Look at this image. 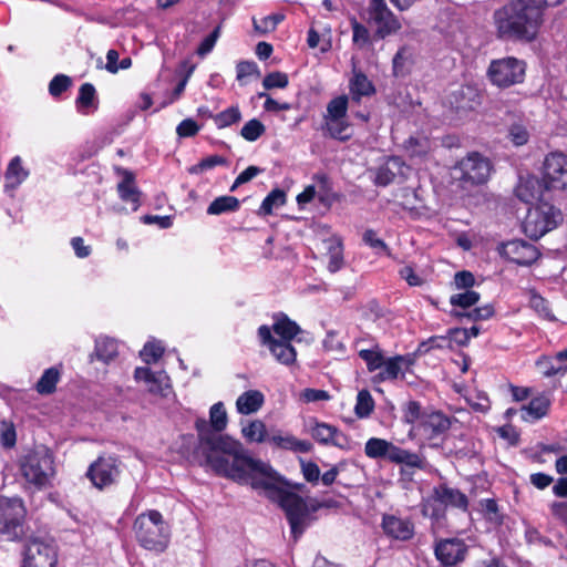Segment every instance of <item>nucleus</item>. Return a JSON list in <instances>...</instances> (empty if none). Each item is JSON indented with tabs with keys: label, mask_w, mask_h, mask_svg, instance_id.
<instances>
[{
	"label": "nucleus",
	"mask_w": 567,
	"mask_h": 567,
	"mask_svg": "<svg viewBox=\"0 0 567 567\" xmlns=\"http://www.w3.org/2000/svg\"><path fill=\"white\" fill-rule=\"evenodd\" d=\"M550 400L546 395L533 398L527 405L520 409V417L525 422H535L547 415Z\"/></svg>",
	"instance_id": "a878e982"
},
{
	"label": "nucleus",
	"mask_w": 567,
	"mask_h": 567,
	"mask_svg": "<svg viewBox=\"0 0 567 567\" xmlns=\"http://www.w3.org/2000/svg\"><path fill=\"white\" fill-rule=\"evenodd\" d=\"M497 251L501 257L518 266H530L540 256L536 246L523 239L502 243L498 245Z\"/></svg>",
	"instance_id": "2eb2a0df"
},
{
	"label": "nucleus",
	"mask_w": 567,
	"mask_h": 567,
	"mask_svg": "<svg viewBox=\"0 0 567 567\" xmlns=\"http://www.w3.org/2000/svg\"><path fill=\"white\" fill-rule=\"evenodd\" d=\"M22 567H55L58 553L54 544L40 536H28L22 547Z\"/></svg>",
	"instance_id": "6e6552de"
},
{
	"label": "nucleus",
	"mask_w": 567,
	"mask_h": 567,
	"mask_svg": "<svg viewBox=\"0 0 567 567\" xmlns=\"http://www.w3.org/2000/svg\"><path fill=\"white\" fill-rule=\"evenodd\" d=\"M19 467L28 484L38 491L44 489L55 475L54 455L47 446H37L20 458Z\"/></svg>",
	"instance_id": "423d86ee"
},
{
	"label": "nucleus",
	"mask_w": 567,
	"mask_h": 567,
	"mask_svg": "<svg viewBox=\"0 0 567 567\" xmlns=\"http://www.w3.org/2000/svg\"><path fill=\"white\" fill-rule=\"evenodd\" d=\"M0 442L4 447H13L17 442L16 427L12 422L1 421L0 422Z\"/></svg>",
	"instance_id": "6e6d98bb"
},
{
	"label": "nucleus",
	"mask_w": 567,
	"mask_h": 567,
	"mask_svg": "<svg viewBox=\"0 0 567 567\" xmlns=\"http://www.w3.org/2000/svg\"><path fill=\"white\" fill-rule=\"evenodd\" d=\"M282 14H270L262 18L259 22L254 19V28L258 33L266 34L274 31L277 25L284 20Z\"/></svg>",
	"instance_id": "864d4df0"
},
{
	"label": "nucleus",
	"mask_w": 567,
	"mask_h": 567,
	"mask_svg": "<svg viewBox=\"0 0 567 567\" xmlns=\"http://www.w3.org/2000/svg\"><path fill=\"white\" fill-rule=\"evenodd\" d=\"M480 293L474 290H464L463 292L452 295L450 298V303L453 307L462 308L466 310L472 306L476 305L480 301Z\"/></svg>",
	"instance_id": "de8ad7c7"
},
{
	"label": "nucleus",
	"mask_w": 567,
	"mask_h": 567,
	"mask_svg": "<svg viewBox=\"0 0 567 567\" xmlns=\"http://www.w3.org/2000/svg\"><path fill=\"white\" fill-rule=\"evenodd\" d=\"M72 84L70 76L65 74H56L49 83V93L53 97L60 96L65 92Z\"/></svg>",
	"instance_id": "4d7b16f0"
},
{
	"label": "nucleus",
	"mask_w": 567,
	"mask_h": 567,
	"mask_svg": "<svg viewBox=\"0 0 567 567\" xmlns=\"http://www.w3.org/2000/svg\"><path fill=\"white\" fill-rule=\"evenodd\" d=\"M268 442L278 449L293 452L308 453L312 449V444L309 441L298 440L291 434H274L268 437Z\"/></svg>",
	"instance_id": "cd10ccee"
},
{
	"label": "nucleus",
	"mask_w": 567,
	"mask_h": 567,
	"mask_svg": "<svg viewBox=\"0 0 567 567\" xmlns=\"http://www.w3.org/2000/svg\"><path fill=\"white\" fill-rule=\"evenodd\" d=\"M164 353V348L159 342L148 341L140 352L142 360L150 364L156 362Z\"/></svg>",
	"instance_id": "3c124183"
},
{
	"label": "nucleus",
	"mask_w": 567,
	"mask_h": 567,
	"mask_svg": "<svg viewBox=\"0 0 567 567\" xmlns=\"http://www.w3.org/2000/svg\"><path fill=\"white\" fill-rule=\"evenodd\" d=\"M60 380V371L55 367H51L42 373L41 378L35 384V390L39 394L48 395L55 391L56 384Z\"/></svg>",
	"instance_id": "4c0bfd02"
},
{
	"label": "nucleus",
	"mask_w": 567,
	"mask_h": 567,
	"mask_svg": "<svg viewBox=\"0 0 567 567\" xmlns=\"http://www.w3.org/2000/svg\"><path fill=\"white\" fill-rule=\"evenodd\" d=\"M499 38L532 42L543 23V11L534 0H511L494 12Z\"/></svg>",
	"instance_id": "f03ea898"
},
{
	"label": "nucleus",
	"mask_w": 567,
	"mask_h": 567,
	"mask_svg": "<svg viewBox=\"0 0 567 567\" xmlns=\"http://www.w3.org/2000/svg\"><path fill=\"white\" fill-rule=\"evenodd\" d=\"M370 20L375 25L374 38L384 39L401 29V22L389 9L385 0H370Z\"/></svg>",
	"instance_id": "f8f14e48"
},
{
	"label": "nucleus",
	"mask_w": 567,
	"mask_h": 567,
	"mask_svg": "<svg viewBox=\"0 0 567 567\" xmlns=\"http://www.w3.org/2000/svg\"><path fill=\"white\" fill-rule=\"evenodd\" d=\"M543 181L547 189H567V155L551 152L543 163Z\"/></svg>",
	"instance_id": "9b49d317"
},
{
	"label": "nucleus",
	"mask_w": 567,
	"mask_h": 567,
	"mask_svg": "<svg viewBox=\"0 0 567 567\" xmlns=\"http://www.w3.org/2000/svg\"><path fill=\"white\" fill-rule=\"evenodd\" d=\"M27 508L19 496H0V535L8 542H21L25 536Z\"/></svg>",
	"instance_id": "0eeeda50"
},
{
	"label": "nucleus",
	"mask_w": 567,
	"mask_h": 567,
	"mask_svg": "<svg viewBox=\"0 0 567 567\" xmlns=\"http://www.w3.org/2000/svg\"><path fill=\"white\" fill-rule=\"evenodd\" d=\"M391 463L402 465L409 470H425L426 461L423 456L409 450L395 446Z\"/></svg>",
	"instance_id": "c756f323"
},
{
	"label": "nucleus",
	"mask_w": 567,
	"mask_h": 567,
	"mask_svg": "<svg viewBox=\"0 0 567 567\" xmlns=\"http://www.w3.org/2000/svg\"><path fill=\"white\" fill-rule=\"evenodd\" d=\"M240 203L235 196H219L215 198L207 207L208 215H221L233 213L239 209Z\"/></svg>",
	"instance_id": "e433bc0d"
},
{
	"label": "nucleus",
	"mask_w": 567,
	"mask_h": 567,
	"mask_svg": "<svg viewBox=\"0 0 567 567\" xmlns=\"http://www.w3.org/2000/svg\"><path fill=\"white\" fill-rule=\"evenodd\" d=\"M118 352L117 342L114 339L104 337L100 338L95 342V355L97 360L109 363L112 361Z\"/></svg>",
	"instance_id": "ea45409f"
},
{
	"label": "nucleus",
	"mask_w": 567,
	"mask_h": 567,
	"mask_svg": "<svg viewBox=\"0 0 567 567\" xmlns=\"http://www.w3.org/2000/svg\"><path fill=\"white\" fill-rule=\"evenodd\" d=\"M227 163L226 158L220 155H210L208 157L203 158L198 164L193 166L189 172L193 174H198L204 171L214 168L218 165H225Z\"/></svg>",
	"instance_id": "052dcab7"
},
{
	"label": "nucleus",
	"mask_w": 567,
	"mask_h": 567,
	"mask_svg": "<svg viewBox=\"0 0 567 567\" xmlns=\"http://www.w3.org/2000/svg\"><path fill=\"white\" fill-rule=\"evenodd\" d=\"M381 526L384 534L393 539L409 540L414 535L413 523L395 515H383Z\"/></svg>",
	"instance_id": "6ab92c4d"
},
{
	"label": "nucleus",
	"mask_w": 567,
	"mask_h": 567,
	"mask_svg": "<svg viewBox=\"0 0 567 567\" xmlns=\"http://www.w3.org/2000/svg\"><path fill=\"white\" fill-rule=\"evenodd\" d=\"M220 37V25H217L203 41L199 43L196 53L204 58L210 53Z\"/></svg>",
	"instance_id": "bf43d9fd"
},
{
	"label": "nucleus",
	"mask_w": 567,
	"mask_h": 567,
	"mask_svg": "<svg viewBox=\"0 0 567 567\" xmlns=\"http://www.w3.org/2000/svg\"><path fill=\"white\" fill-rule=\"evenodd\" d=\"M560 219V212L553 206L543 205L529 208L523 223L524 233L529 238L538 239L554 229Z\"/></svg>",
	"instance_id": "9d476101"
},
{
	"label": "nucleus",
	"mask_w": 567,
	"mask_h": 567,
	"mask_svg": "<svg viewBox=\"0 0 567 567\" xmlns=\"http://www.w3.org/2000/svg\"><path fill=\"white\" fill-rule=\"evenodd\" d=\"M358 354L365 362L369 372L380 370L384 363V355L378 343H372L370 348H360Z\"/></svg>",
	"instance_id": "c9c22d12"
},
{
	"label": "nucleus",
	"mask_w": 567,
	"mask_h": 567,
	"mask_svg": "<svg viewBox=\"0 0 567 567\" xmlns=\"http://www.w3.org/2000/svg\"><path fill=\"white\" fill-rule=\"evenodd\" d=\"M434 499L446 507H454L461 511H467L468 498L457 488L450 487L446 484H440L433 488Z\"/></svg>",
	"instance_id": "b1692460"
},
{
	"label": "nucleus",
	"mask_w": 567,
	"mask_h": 567,
	"mask_svg": "<svg viewBox=\"0 0 567 567\" xmlns=\"http://www.w3.org/2000/svg\"><path fill=\"white\" fill-rule=\"evenodd\" d=\"M403 421L412 424V432L421 440L433 442L442 440L451 427V419L441 411L423 409L414 400L408 401L403 408Z\"/></svg>",
	"instance_id": "20e7f679"
},
{
	"label": "nucleus",
	"mask_w": 567,
	"mask_h": 567,
	"mask_svg": "<svg viewBox=\"0 0 567 567\" xmlns=\"http://www.w3.org/2000/svg\"><path fill=\"white\" fill-rule=\"evenodd\" d=\"M264 394L258 390H249L240 394L236 401L238 413L248 415L257 412L264 404Z\"/></svg>",
	"instance_id": "2f4dec72"
},
{
	"label": "nucleus",
	"mask_w": 567,
	"mask_h": 567,
	"mask_svg": "<svg viewBox=\"0 0 567 567\" xmlns=\"http://www.w3.org/2000/svg\"><path fill=\"white\" fill-rule=\"evenodd\" d=\"M507 136L515 146H523L529 140V132L526 124L519 121L511 124Z\"/></svg>",
	"instance_id": "09e8293b"
},
{
	"label": "nucleus",
	"mask_w": 567,
	"mask_h": 567,
	"mask_svg": "<svg viewBox=\"0 0 567 567\" xmlns=\"http://www.w3.org/2000/svg\"><path fill=\"white\" fill-rule=\"evenodd\" d=\"M414 360L410 355H394L385 359L380 371L373 377L374 382H385L396 380L400 374L403 375L413 364Z\"/></svg>",
	"instance_id": "a211bd4d"
},
{
	"label": "nucleus",
	"mask_w": 567,
	"mask_h": 567,
	"mask_svg": "<svg viewBox=\"0 0 567 567\" xmlns=\"http://www.w3.org/2000/svg\"><path fill=\"white\" fill-rule=\"evenodd\" d=\"M328 258H329L328 270L331 274H334V272L339 271L340 269H342V267L344 265V260H343V246H342L341 241L338 240L336 243L330 244V246L328 248Z\"/></svg>",
	"instance_id": "c03bdc74"
},
{
	"label": "nucleus",
	"mask_w": 567,
	"mask_h": 567,
	"mask_svg": "<svg viewBox=\"0 0 567 567\" xmlns=\"http://www.w3.org/2000/svg\"><path fill=\"white\" fill-rule=\"evenodd\" d=\"M200 130V126L192 118L183 120L176 127V134L182 137H193Z\"/></svg>",
	"instance_id": "e2e57ef3"
},
{
	"label": "nucleus",
	"mask_w": 567,
	"mask_h": 567,
	"mask_svg": "<svg viewBox=\"0 0 567 567\" xmlns=\"http://www.w3.org/2000/svg\"><path fill=\"white\" fill-rule=\"evenodd\" d=\"M374 92V85L368 76L362 72H354L350 80L351 100L355 103H360L362 96H371Z\"/></svg>",
	"instance_id": "473e14b6"
},
{
	"label": "nucleus",
	"mask_w": 567,
	"mask_h": 567,
	"mask_svg": "<svg viewBox=\"0 0 567 567\" xmlns=\"http://www.w3.org/2000/svg\"><path fill=\"white\" fill-rule=\"evenodd\" d=\"M221 449L233 455V463L215 461L216 468L240 484L250 483L255 489H264L267 496L277 502L285 511L291 534L297 539L307 527L309 517L308 506L305 499L293 492L285 489L281 485L287 482L269 463L241 454V447L228 439H221Z\"/></svg>",
	"instance_id": "f257e3e1"
},
{
	"label": "nucleus",
	"mask_w": 567,
	"mask_h": 567,
	"mask_svg": "<svg viewBox=\"0 0 567 567\" xmlns=\"http://www.w3.org/2000/svg\"><path fill=\"white\" fill-rule=\"evenodd\" d=\"M240 120L241 113L238 106H230L214 116V123L219 130L236 124Z\"/></svg>",
	"instance_id": "37998d69"
},
{
	"label": "nucleus",
	"mask_w": 567,
	"mask_h": 567,
	"mask_svg": "<svg viewBox=\"0 0 567 567\" xmlns=\"http://www.w3.org/2000/svg\"><path fill=\"white\" fill-rule=\"evenodd\" d=\"M311 436L323 445H333L340 449L349 446L348 437L336 426L327 423H316L311 429Z\"/></svg>",
	"instance_id": "4be33fe9"
},
{
	"label": "nucleus",
	"mask_w": 567,
	"mask_h": 567,
	"mask_svg": "<svg viewBox=\"0 0 567 567\" xmlns=\"http://www.w3.org/2000/svg\"><path fill=\"white\" fill-rule=\"evenodd\" d=\"M362 239L365 245L375 249L377 251H383L386 255H390L388 245L384 243V240L377 237V233L373 229L365 230Z\"/></svg>",
	"instance_id": "680f3d73"
},
{
	"label": "nucleus",
	"mask_w": 567,
	"mask_h": 567,
	"mask_svg": "<svg viewBox=\"0 0 567 567\" xmlns=\"http://www.w3.org/2000/svg\"><path fill=\"white\" fill-rule=\"evenodd\" d=\"M29 176V172L22 166L20 156L13 157L7 168L4 175V187L6 189H16L21 185Z\"/></svg>",
	"instance_id": "72a5a7b5"
},
{
	"label": "nucleus",
	"mask_w": 567,
	"mask_h": 567,
	"mask_svg": "<svg viewBox=\"0 0 567 567\" xmlns=\"http://www.w3.org/2000/svg\"><path fill=\"white\" fill-rule=\"evenodd\" d=\"M274 332L281 338L280 341H291L300 331L297 322L288 318L287 315L278 312L274 316Z\"/></svg>",
	"instance_id": "7c9ffc66"
},
{
	"label": "nucleus",
	"mask_w": 567,
	"mask_h": 567,
	"mask_svg": "<svg viewBox=\"0 0 567 567\" xmlns=\"http://www.w3.org/2000/svg\"><path fill=\"white\" fill-rule=\"evenodd\" d=\"M348 111V97L340 95L332 99L327 105V113L323 118H342L346 117Z\"/></svg>",
	"instance_id": "49530a36"
},
{
	"label": "nucleus",
	"mask_w": 567,
	"mask_h": 567,
	"mask_svg": "<svg viewBox=\"0 0 567 567\" xmlns=\"http://www.w3.org/2000/svg\"><path fill=\"white\" fill-rule=\"evenodd\" d=\"M484 517L494 524H502V515L498 511V505L495 499L486 498L480 502Z\"/></svg>",
	"instance_id": "5fc2aeb1"
},
{
	"label": "nucleus",
	"mask_w": 567,
	"mask_h": 567,
	"mask_svg": "<svg viewBox=\"0 0 567 567\" xmlns=\"http://www.w3.org/2000/svg\"><path fill=\"white\" fill-rule=\"evenodd\" d=\"M456 168L461 172V181L472 185H481L487 182L492 164L488 158L480 153L472 152L458 162Z\"/></svg>",
	"instance_id": "ddd939ff"
},
{
	"label": "nucleus",
	"mask_w": 567,
	"mask_h": 567,
	"mask_svg": "<svg viewBox=\"0 0 567 567\" xmlns=\"http://www.w3.org/2000/svg\"><path fill=\"white\" fill-rule=\"evenodd\" d=\"M475 284V278L471 271H458L454 276V286L456 289L472 290Z\"/></svg>",
	"instance_id": "774afa93"
},
{
	"label": "nucleus",
	"mask_w": 567,
	"mask_h": 567,
	"mask_svg": "<svg viewBox=\"0 0 567 567\" xmlns=\"http://www.w3.org/2000/svg\"><path fill=\"white\" fill-rule=\"evenodd\" d=\"M445 507L439 501L434 499V494L424 502L422 513L425 516H430L432 519L440 520L445 516Z\"/></svg>",
	"instance_id": "603ef678"
},
{
	"label": "nucleus",
	"mask_w": 567,
	"mask_h": 567,
	"mask_svg": "<svg viewBox=\"0 0 567 567\" xmlns=\"http://www.w3.org/2000/svg\"><path fill=\"white\" fill-rule=\"evenodd\" d=\"M467 549L461 538H442L435 542L434 554L441 566L453 567L465 559Z\"/></svg>",
	"instance_id": "dca6fc26"
},
{
	"label": "nucleus",
	"mask_w": 567,
	"mask_h": 567,
	"mask_svg": "<svg viewBox=\"0 0 567 567\" xmlns=\"http://www.w3.org/2000/svg\"><path fill=\"white\" fill-rule=\"evenodd\" d=\"M227 423V412L223 402H217L210 406L208 421L203 417H198L195 421V429L198 436V452L204 456L205 463L209 465L215 473L225 477H228V475L216 468L215 461H224L231 464L234 457L220 447L221 444L219 442L221 439H228L238 443L241 447V454L246 457H251L239 441L228 435L220 434V432L226 429Z\"/></svg>",
	"instance_id": "7ed1b4c3"
},
{
	"label": "nucleus",
	"mask_w": 567,
	"mask_h": 567,
	"mask_svg": "<svg viewBox=\"0 0 567 567\" xmlns=\"http://www.w3.org/2000/svg\"><path fill=\"white\" fill-rule=\"evenodd\" d=\"M395 446V444L384 439L371 437L365 442L364 453L369 458L391 462Z\"/></svg>",
	"instance_id": "bb28decb"
},
{
	"label": "nucleus",
	"mask_w": 567,
	"mask_h": 567,
	"mask_svg": "<svg viewBox=\"0 0 567 567\" xmlns=\"http://www.w3.org/2000/svg\"><path fill=\"white\" fill-rule=\"evenodd\" d=\"M288 83L287 74L279 71L267 74L262 80V85L266 90L285 89Z\"/></svg>",
	"instance_id": "13d9d810"
},
{
	"label": "nucleus",
	"mask_w": 567,
	"mask_h": 567,
	"mask_svg": "<svg viewBox=\"0 0 567 567\" xmlns=\"http://www.w3.org/2000/svg\"><path fill=\"white\" fill-rule=\"evenodd\" d=\"M121 462L114 456H100L87 468L86 476L92 484L103 489L117 482Z\"/></svg>",
	"instance_id": "4468645a"
},
{
	"label": "nucleus",
	"mask_w": 567,
	"mask_h": 567,
	"mask_svg": "<svg viewBox=\"0 0 567 567\" xmlns=\"http://www.w3.org/2000/svg\"><path fill=\"white\" fill-rule=\"evenodd\" d=\"M449 103L457 112L472 111L481 104V96L475 86L462 85L450 94Z\"/></svg>",
	"instance_id": "aec40b11"
},
{
	"label": "nucleus",
	"mask_w": 567,
	"mask_h": 567,
	"mask_svg": "<svg viewBox=\"0 0 567 567\" xmlns=\"http://www.w3.org/2000/svg\"><path fill=\"white\" fill-rule=\"evenodd\" d=\"M117 173L123 176L122 181L117 184L118 197L132 205L135 212L141 206V192L135 185V176L131 171L125 168H117Z\"/></svg>",
	"instance_id": "5701e85b"
},
{
	"label": "nucleus",
	"mask_w": 567,
	"mask_h": 567,
	"mask_svg": "<svg viewBox=\"0 0 567 567\" xmlns=\"http://www.w3.org/2000/svg\"><path fill=\"white\" fill-rule=\"evenodd\" d=\"M525 69V63L513 56L493 60L487 69V78L493 85L505 89L522 83Z\"/></svg>",
	"instance_id": "1a4fd4ad"
},
{
	"label": "nucleus",
	"mask_w": 567,
	"mask_h": 567,
	"mask_svg": "<svg viewBox=\"0 0 567 567\" xmlns=\"http://www.w3.org/2000/svg\"><path fill=\"white\" fill-rule=\"evenodd\" d=\"M266 131L265 125L257 118L249 120L240 131V135L248 142L257 141Z\"/></svg>",
	"instance_id": "8fccbe9b"
},
{
	"label": "nucleus",
	"mask_w": 567,
	"mask_h": 567,
	"mask_svg": "<svg viewBox=\"0 0 567 567\" xmlns=\"http://www.w3.org/2000/svg\"><path fill=\"white\" fill-rule=\"evenodd\" d=\"M374 410V401L368 390L359 391L354 411L360 419L368 417Z\"/></svg>",
	"instance_id": "a18cd8bd"
},
{
	"label": "nucleus",
	"mask_w": 567,
	"mask_h": 567,
	"mask_svg": "<svg viewBox=\"0 0 567 567\" xmlns=\"http://www.w3.org/2000/svg\"><path fill=\"white\" fill-rule=\"evenodd\" d=\"M412 49L406 45L400 48L392 60L394 76H404L409 72V66L412 64Z\"/></svg>",
	"instance_id": "58836bf2"
},
{
	"label": "nucleus",
	"mask_w": 567,
	"mask_h": 567,
	"mask_svg": "<svg viewBox=\"0 0 567 567\" xmlns=\"http://www.w3.org/2000/svg\"><path fill=\"white\" fill-rule=\"evenodd\" d=\"M286 204V193L280 188L272 189L262 200L258 214L260 216H268Z\"/></svg>",
	"instance_id": "a19ab883"
},
{
	"label": "nucleus",
	"mask_w": 567,
	"mask_h": 567,
	"mask_svg": "<svg viewBox=\"0 0 567 567\" xmlns=\"http://www.w3.org/2000/svg\"><path fill=\"white\" fill-rule=\"evenodd\" d=\"M75 105L78 111L83 115H87L97 110L99 102L96 97V90L93 84L83 83L80 86Z\"/></svg>",
	"instance_id": "c85d7f7f"
},
{
	"label": "nucleus",
	"mask_w": 567,
	"mask_h": 567,
	"mask_svg": "<svg viewBox=\"0 0 567 567\" xmlns=\"http://www.w3.org/2000/svg\"><path fill=\"white\" fill-rule=\"evenodd\" d=\"M443 349V348H451V339L444 336H436L430 338L426 342H422L419 347L420 352H426L430 349Z\"/></svg>",
	"instance_id": "69168bd1"
},
{
	"label": "nucleus",
	"mask_w": 567,
	"mask_h": 567,
	"mask_svg": "<svg viewBox=\"0 0 567 567\" xmlns=\"http://www.w3.org/2000/svg\"><path fill=\"white\" fill-rule=\"evenodd\" d=\"M244 436L250 442L261 443L268 441L267 429L262 421H251L247 426L243 429Z\"/></svg>",
	"instance_id": "79ce46f5"
},
{
	"label": "nucleus",
	"mask_w": 567,
	"mask_h": 567,
	"mask_svg": "<svg viewBox=\"0 0 567 567\" xmlns=\"http://www.w3.org/2000/svg\"><path fill=\"white\" fill-rule=\"evenodd\" d=\"M133 530L141 547L156 554L164 553L171 542V528L163 515L156 509L140 514Z\"/></svg>",
	"instance_id": "39448f33"
},
{
	"label": "nucleus",
	"mask_w": 567,
	"mask_h": 567,
	"mask_svg": "<svg viewBox=\"0 0 567 567\" xmlns=\"http://www.w3.org/2000/svg\"><path fill=\"white\" fill-rule=\"evenodd\" d=\"M323 130L327 131L331 138L339 140L342 142L350 140L352 136L350 124L346 120V117L338 120L324 118Z\"/></svg>",
	"instance_id": "f704fd0d"
},
{
	"label": "nucleus",
	"mask_w": 567,
	"mask_h": 567,
	"mask_svg": "<svg viewBox=\"0 0 567 567\" xmlns=\"http://www.w3.org/2000/svg\"><path fill=\"white\" fill-rule=\"evenodd\" d=\"M258 337L262 346H267L276 360L285 365L296 362L297 352L289 341H280L274 338L271 329L264 324L258 328Z\"/></svg>",
	"instance_id": "f3484780"
},
{
	"label": "nucleus",
	"mask_w": 567,
	"mask_h": 567,
	"mask_svg": "<svg viewBox=\"0 0 567 567\" xmlns=\"http://www.w3.org/2000/svg\"><path fill=\"white\" fill-rule=\"evenodd\" d=\"M352 27V40L354 44L360 47L365 45L369 42L370 33L367 27L359 23L357 20H353L351 23Z\"/></svg>",
	"instance_id": "0e129e2a"
},
{
	"label": "nucleus",
	"mask_w": 567,
	"mask_h": 567,
	"mask_svg": "<svg viewBox=\"0 0 567 567\" xmlns=\"http://www.w3.org/2000/svg\"><path fill=\"white\" fill-rule=\"evenodd\" d=\"M405 147L411 152V155L422 156L429 151V141L425 137H410Z\"/></svg>",
	"instance_id": "338daca9"
},
{
	"label": "nucleus",
	"mask_w": 567,
	"mask_h": 567,
	"mask_svg": "<svg viewBox=\"0 0 567 567\" xmlns=\"http://www.w3.org/2000/svg\"><path fill=\"white\" fill-rule=\"evenodd\" d=\"M402 161L400 157H389L382 165L373 171V182L377 186L385 187L393 183L398 174L401 173Z\"/></svg>",
	"instance_id": "393cba45"
},
{
	"label": "nucleus",
	"mask_w": 567,
	"mask_h": 567,
	"mask_svg": "<svg viewBox=\"0 0 567 567\" xmlns=\"http://www.w3.org/2000/svg\"><path fill=\"white\" fill-rule=\"evenodd\" d=\"M136 381L145 382L147 391L153 394L166 395L169 378L165 372H153L147 367H138L134 371Z\"/></svg>",
	"instance_id": "412c9836"
}]
</instances>
